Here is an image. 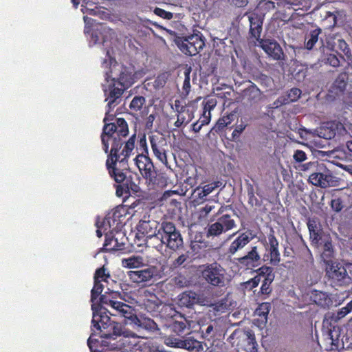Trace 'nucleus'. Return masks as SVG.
Returning <instances> with one entry per match:
<instances>
[{
	"mask_svg": "<svg viewBox=\"0 0 352 352\" xmlns=\"http://www.w3.org/2000/svg\"><path fill=\"white\" fill-rule=\"evenodd\" d=\"M156 272L155 267H149L140 270L130 271L128 276L135 283H144L150 281Z\"/></svg>",
	"mask_w": 352,
	"mask_h": 352,
	"instance_id": "393cba45",
	"label": "nucleus"
},
{
	"mask_svg": "<svg viewBox=\"0 0 352 352\" xmlns=\"http://www.w3.org/2000/svg\"><path fill=\"white\" fill-rule=\"evenodd\" d=\"M149 141L155 157L163 164L167 166L168 145L165 137L161 133L152 134L149 135Z\"/></svg>",
	"mask_w": 352,
	"mask_h": 352,
	"instance_id": "f8f14e48",
	"label": "nucleus"
},
{
	"mask_svg": "<svg viewBox=\"0 0 352 352\" xmlns=\"http://www.w3.org/2000/svg\"><path fill=\"white\" fill-rule=\"evenodd\" d=\"M188 324L187 319L184 316L179 315L173 320L168 327L172 332L177 335H180L184 333Z\"/></svg>",
	"mask_w": 352,
	"mask_h": 352,
	"instance_id": "473e14b6",
	"label": "nucleus"
},
{
	"mask_svg": "<svg viewBox=\"0 0 352 352\" xmlns=\"http://www.w3.org/2000/svg\"><path fill=\"white\" fill-rule=\"evenodd\" d=\"M83 19H84V22L85 23L84 32L85 34H87V33L89 32L90 29H91V26L93 25L95 20L90 17L86 16L83 17Z\"/></svg>",
	"mask_w": 352,
	"mask_h": 352,
	"instance_id": "680f3d73",
	"label": "nucleus"
},
{
	"mask_svg": "<svg viewBox=\"0 0 352 352\" xmlns=\"http://www.w3.org/2000/svg\"><path fill=\"white\" fill-rule=\"evenodd\" d=\"M96 226L97 227L96 234L98 237L100 238L102 236V234H104V236H106V234L108 233V230L104 231V229L106 228L103 226V223L100 222L98 220L96 223Z\"/></svg>",
	"mask_w": 352,
	"mask_h": 352,
	"instance_id": "052dcab7",
	"label": "nucleus"
},
{
	"mask_svg": "<svg viewBox=\"0 0 352 352\" xmlns=\"http://www.w3.org/2000/svg\"><path fill=\"white\" fill-rule=\"evenodd\" d=\"M165 343L169 346L184 349L190 352L204 351L202 342L192 337L180 338L170 336L165 339Z\"/></svg>",
	"mask_w": 352,
	"mask_h": 352,
	"instance_id": "9b49d317",
	"label": "nucleus"
},
{
	"mask_svg": "<svg viewBox=\"0 0 352 352\" xmlns=\"http://www.w3.org/2000/svg\"><path fill=\"white\" fill-rule=\"evenodd\" d=\"M135 161L140 172L148 184L158 185L157 173L150 157L143 154L138 155Z\"/></svg>",
	"mask_w": 352,
	"mask_h": 352,
	"instance_id": "1a4fd4ad",
	"label": "nucleus"
},
{
	"mask_svg": "<svg viewBox=\"0 0 352 352\" xmlns=\"http://www.w3.org/2000/svg\"><path fill=\"white\" fill-rule=\"evenodd\" d=\"M319 243L322 245L323 250L321 256L324 261L327 264L333 262L332 258L334 256V250L331 238L327 236L324 239H322Z\"/></svg>",
	"mask_w": 352,
	"mask_h": 352,
	"instance_id": "7c9ffc66",
	"label": "nucleus"
},
{
	"mask_svg": "<svg viewBox=\"0 0 352 352\" xmlns=\"http://www.w3.org/2000/svg\"><path fill=\"white\" fill-rule=\"evenodd\" d=\"M310 300L314 304L323 308H328L332 305V300L329 295L325 292L318 290H314L311 292Z\"/></svg>",
	"mask_w": 352,
	"mask_h": 352,
	"instance_id": "c85d7f7f",
	"label": "nucleus"
},
{
	"mask_svg": "<svg viewBox=\"0 0 352 352\" xmlns=\"http://www.w3.org/2000/svg\"><path fill=\"white\" fill-rule=\"evenodd\" d=\"M160 226L159 222L153 219L140 220L137 226V237L138 239L146 238L148 236L155 234V233L159 234Z\"/></svg>",
	"mask_w": 352,
	"mask_h": 352,
	"instance_id": "4be33fe9",
	"label": "nucleus"
},
{
	"mask_svg": "<svg viewBox=\"0 0 352 352\" xmlns=\"http://www.w3.org/2000/svg\"><path fill=\"white\" fill-rule=\"evenodd\" d=\"M111 178L118 184H122L126 190L133 193L138 192L140 190L139 186L140 177L135 173L128 170H120L117 166L107 168Z\"/></svg>",
	"mask_w": 352,
	"mask_h": 352,
	"instance_id": "39448f33",
	"label": "nucleus"
},
{
	"mask_svg": "<svg viewBox=\"0 0 352 352\" xmlns=\"http://www.w3.org/2000/svg\"><path fill=\"white\" fill-rule=\"evenodd\" d=\"M102 309V308L101 311ZM101 312V314H94V331H100L104 338L115 340L118 337H122L120 340L122 342L120 346L126 349H133L136 346L137 336L135 333L124 329L120 323L112 321L109 316H104L102 311Z\"/></svg>",
	"mask_w": 352,
	"mask_h": 352,
	"instance_id": "7ed1b4c3",
	"label": "nucleus"
},
{
	"mask_svg": "<svg viewBox=\"0 0 352 352\" xmlns=\"http://www.w3.org/2000/svg\"><path fill=\"white\" fill-rule=\"evenodd\" d=\"M188 258V252H186L185 254H182L181 255H179L177 258H175L173 261L172 265L175 268L181 266L182 265H183L186 261V260Z\"/></svg>",
	"mask_w": 352,
	"mask_h": 352,
	"instance_id": "6e6d98bb",
	"label": "nucleus"
},
{
	"mask_svg": "<svg viewBox=\"0 0 352 352\" xmlns=\"http://www.w3.org/2000/svg\"><path fill=\"white\" fill-rule=\"evenodd\" d=\"M107 108L108 109L106 111L105 116L103 119L104 126H105L106 124H112L116 123V120L113 122H109V121H112L114 119V115L111 113V111L113 109H109V107Z\"/></svg>",
	"mask_w": 352,
	"mask_h": 352,
	"instance_id": "13d9d810",
	"label": "nucleus"
},
{
	"mask_svg": "<svg viewBox=\"0 0 352 352\" xmlns=\"http://www.w3.org/2000/svg\"><path fill=\"white\" fill-rule=\"evenodd\" d=\"M322 61L325 64H328L333 67H338L340 65L339 58L333 54H327L323 58Z\"/></svg>",
	"mask_w": 352,
	"mask_h": 352,
	"instance_id": "de8ad7c7",
	"label": "nucleus"
},
{
	"mask_svg": "<svg viewBox=\"0 0 352 352\" xmlns=\"http://www.w3.org/2000/svg\"><path fill=\"white\" fill-rule=\"evenodd\" d=\"M236 227L235 220L230 214H224L217 217L216 222L208 226L206 236L208 237L219 236Z\"/></svg>",
	"mask_w": 352,
	"mask_h": 352,
	"instance_id": "9d476101",
	"label": "nucleus"
},
{
	"mask_svg": "<svg viewBox=\"0 0 352 352\" xmlns=\"http://www.w3.org/2000/svg\"><path fill=\"white\" fill-rule=\"evenodd\" d=\"M228 122L225 121V120L222 118H220L218 121L217 122L214 129L216 131H222L225 127L228 126Z\"/></svg>",
	"mask_w": 352,
	"mask_h": 352,
	"instance_id": "e2e57ef3",
	"label": "nucleus"
},
{
	"mask_svg": "<svg viewBox=\"0 0 352 352\" xmlns=\"http://www.w3.org/2000/svg\"><path fill=\"white\" fill-rule=\"evenodd\" d=\"M175 43L182 52L189 56H195L205 46L204 40L200 32L185 37L177 36Z\"/></svg>",
	"mask_w": 352,
	"mask_h": 352,
	"instance_id": "6e6552de",
	"label": "nucleus"
},
{
	"mask_svg": "<svg viewBox=\"0 0 352 352\" xmlns=\"http://www.w3.org/2000/svg\"><path fill=\"white\" fill-rule=\"evenodd\" d=\"M322 30L317 28L310 31V32L305 36V47L307 50H311L316 43L318 41L319 35L321 34Z\"/></svg>",
	"mask_w": 352,
	"mask_h": 352,
	"instance_id": "e433bc0d",
	"label": "nucleus"
},
{
	"mask_svg": "<svg viewBox=\"0 0 352 352\" xmlns=\"http://www.w3.org/2000/svg\"><path fill=\"white\" fill-rule=\"evenodd\" d=\"M274 280V278H271V276L262 280V285L260 288L261 294L269 296L272 293V287L271 285Z\"/></svg>",
	"mask_w": 352,
	"mask_h": 352,
	"instance_id": "79ce46f5",
	"label": "nucleus"
},
{
	"mask_svg": "<svg viewBox=\"0 0 352 352\" xmlns=\"http://www.w3.org/2000/svg\"><path fill=\"white\" fill-rule=\"evenodd\" d=\"M159 234L167 248L176 252L184 248L181 232L173 222L163 221L159 227Z\"/></svg>",
	"mask_w": 352,
	"mask_h": 352,
	"instance_id": "20e7f679",
	"label": "nucleus"
},
{
	"mask_svg": "<svg viewBox=\"0 0 352 352\" xmlns=\"http://www.w3.org/2000/svg\"><path fill=\"white\" fill-rule=\"evenodd\" d=\"M129 126L124 118L116 119V123L103 126L100 135L102 148L107 154L106 168L117 166V162H127L128 159L133 155L136 141V133L128 139Z\"/></svg>",
	"mask_w": 352,
	"mask_h": 352,
	"instance_id": "f257e3e1",
	"label": "nucleus"
},
{
	"mask_svg": "<svg viewBox=\"0 0 352 352\" xmlns=\"http://www.w3.org/2000/svg\"><path fill=\"white\" fill-rule=\"evenodd\" d=\"M142 305L152 316H157L162 305V301L153 292L146 289L142 295Z\"/></svg>",
	"mask_w": 352,
	"mask_h": 352,
	"instance_id": "f3484780",
	"label": "nucleus"
},
{
	"mask_svg": "<svg viewBox=\"0 0 352 352\" xmlns=\"http://www.w3.org/2000/svg\"><path fill=\"white\" fill-rule=\"evenodd\" d=\"M217 187L218 185L215 183H210L205 185L202 188V191L199 193V197L203 198L204 197H206Z\"/></svg>",
	"mask_w": 352,
	"mask_h": 352,
	"instance_id": "603ef678",
	"label": "nucleus"
},
{
	"mask_svg": "<svg viewBox=\"0 0 352 352\" xmlns=\"http://www.w3.org/2000/svg\"><path fill=\"white\" fill-rule=\"evenodd\" d=\"M254 236L252 233L243 232L240 234L230 245L228 252L230 254H234L237 251L242 250L247 245L252 239Z\"/></svg>",
	"mask_w": 352,
	"mask_h": 352,
	"instance_id": "a878e982",
	"label": "nucleus"
},
{
	"mask_svg": "<svg viewBox=\"0 0 352 352\" xmlns=\"http://www.w3.org/2000/svg\"><path fill=\"white\" fill-rule=\"evenodd\" d=\"M267 240L265 245V248L268 254L264 255V260H270V263L272 265H278L280 261V254L278 250V241L274 234V231L272 228L270 232L267 234Z\"/></svg>",
	"mask_w": 352,
	"mask_h": 352,
	"instance_id": "dca6fc26",
	"label": "nucleus"
},
{
	"mask_svg": "<svg viewBox=\"0 0 352 352\" xmlns=\"http://www.w3.org/2000/svg\"><path fill=\"white\" fill-rule=\"evenodd\" d=\"M301 95V90L298 88L291 89L286 95L280 96L274 102L276 107L280 105L287 104L297 101Z\"/></svg>",
	"mask_w": 352,
	"mask_h": 352,
	"instance_id": "c756f323",
	"label": "nucleus"
},
{
	"mask_svg": "<svg viewBox=\"0 0 352 352\" xmlns=\"http://www.w3.org/2000/svg\"><path fill=\"white\" fill-rule=\"evenodd\" d=\"M122 265L126 268H138L144 265V259L140 256H131L122 258Z\"/></svg>",
	"mask_w": 352,
	"mask_h": 352,
	"instance_id": "4c0bfd02",
	"label": "nucleus"
},
{
	"mask_svg": "<svg viewBox=\"0 0 352 352\" xmlns=\"http://www.w3.org/2000/svg\"><path fill=\"white\" fill-rule=\"evenodd\" d=\"M308 180L316 186L327 188L333 186L334 177L331 175L329 170H327L326 173L316 171L311 173L309 175Z\"/></svg>",
	"mask_w": 352,
	"mask_h": 352,
	"instance_id": "5701e85b",
	"label": "nucleus"
},
{
	"mask_svg": "<svg viewBox=\"0 0 352 352\" xmlns=\"http://www.w3.org/2000/svg\"><path fill=\"white\" fill-rule=\"evenodd\" d=\"M130 192V191L126 190V188H125V187L122 184H119L118 185H117L116 192V195L119 197H123L124 202L126 201V198L129 197Z\"/></svg>",
	"mask_w": 352,
	"mask_h": 352,
	"instance_id": "864d4df0",
	"label": "nucleus"
},
{
	"mask_svg": "<svg viewBox=\"0 0 352 352\" xmlns=\"http://www.w3.org/2000/svg\"><path fill=\"white\" fill-rule=\"evenodd\" d=\"M271 303L268 302H262L258 305L255 310V315L258 318L256 321L259 322V325L265 326L267 322V317L271 309Z\"/></svg>",
	"mask_w": 352,
	"mask_h": 352,
	"instance_id": "2f4dec72",
	"label": "nucleus"
},
{
	"mask_svg": "<svg viewBox=\"0 0 352 352\" xmlns=\"http://www.w3.org/2000/svg\"><path fill=\"white\" fill-rule=\"evenodd\" d=\"M273 271L274 269L272 267L263 265L256 270H255V272L257 274L256 276H255V277L258 278L259 283L261 282L262 278H267L270 276H271V278H274V274Z\"/></svg>",
	"mask_w": 352,
	"mask_h": 352,
	"instance_id": "a19ab883",
	"label": "nucleus"
},
{
	"mask_svg": "<svg viewBox=\"0 0 352 352\" xmlns=\"http://www.w3.org/2000/svg\"><path fill=\"white\" fill-rule=\"evenodd\" d=\"M109 275H107L105 274V269L104 267H100L96 270L94 274V281H100L105 280V277H109Z\"/></svg>",
	"mask_w": 352,
	"mask_h": 352,
	"instance_id": "4d7b16f0",
	"label": "nucleus"
},
{
	"mask_svg": "<svg viewBox=\"0 0 352 352\" xmlns=\"http://www.w3.org/2000/svg\"><path fill=\"white\" fill-rule=\"evenodd\" d=\"M120 296V292H113L109 296H101L100 302L107 305L112 309L109 311L110 315L123 318L126 324L132 325L138 331L155 332L159 330L157 324L153 319L142 315L138 316L133 307L123 302L118 301L117 298Z\"/></svg>",
	"mask_w": 352,
	"mask_h": 352,
	"instance_id": "f03ea898",
	"label": "nucleus"
},
{
	"mask_svg": "<svg viewBox=\"0 0 352 352\" xmlns=\"http://www.w3.org/2000/svg\"><path fill=\"white\" fill-rule=\"evenodd\" d=\"M102 222L103 226L106 228L104 231L108 230V233H116V235H122V239L124 238V235L120 232L123 226L120 222L117 223L110 216H105Z\"/></svg>",
	"mask_w": 352,
	"mask_h": 352,
	"instance_id": "72a5a7b5",
	"label": "nucleus"
},
{
	"mask_svg": "<svg viewBox=\"0 0 352 352\" xmlns=\"http://www.w3.org/2000/svg\"><path fill=\"white\" fill-rule=\"evenodd\" d=\"M205 298L203 294L192 291H186L178 296L177 304L181 307L191 308L195 305H204Z\"/></svg>",
	"mask_w": 352,
	"mask_h": 352,
	"instance_id": "6ab92c4d",
	"label": "nucleus"
},
{
	"mask_svg": "<svg viewBox=\"0 0 352 352\" xmlns=\"http://www.w3.org/2000/svg\"><path fill=\"white\" fill-rule=\"evenodd\" d=\"M174 107L177 116L174 123L175 127L180 128L184 124L186 125L193 119L195 107L191 102L183 105L179 100H175Z\"/></svg>",
	"mask_w": 352,
	"mask_h": 352,
	"instance_id": "4468645a",
	"label": "nucleus"
},
{
	"mask_svg": "<svg viewBox=\"0 0 352 352\" xmlns=\"http://www.w3.org/2000/svg\"><path fill=\"white\" fill-rule=\"evenodd\" d=\"M318 166V164L317 162H309L302 165L303 168L302 169L304 171L308 170L309 169H314Z\"/></svg>",
	"mask_w": 352,
	"mask_h": 352,
	"instance_id": "774afa93",
	"label": "nucleus"
},
{
	"mask_svg": "<svg viewBox=\"0 0 352 352\" xmlns=\"http://www.w3.org/2000/svg\"><path fill=\"white\" fill-rule=\"evenodd\" d=\"M237 263L241 267L247 270H253L261 265V256L258 252L257 246H253L245 256L236 259Z\"/></svg>",
	"mask_w": 352,
	"mask_h": 352,
	"instance_id": "aec40b11",
	"label": "nucleus"
},
{
	"mask_svg": "<svg viewBox=\"0 0 352 352\" xmlns=\"http://www.w3.org/2000/svg\"><path fill=\"white\" fill-rule=\"evenodd\" d=\"M214 208V205L206 204L200 209V214L203 217H206Z\"/></svg>",
	"mask_w": 352,
	"mask_h": 352,
	"instance_id": "0e129e2a",
	"label": "nucleus"
},
{
	"mask_svg": "<svg viewBox=\"0 0 352 352\" xmlns=\"http://www.w3.org/2000/svg\"><path fill=\"white\" fill-rule=\"evenodd\" d=\"M338 48L346 56L345 60H346L347 67H349L352 64V54L348 44L346 43L344 40L340 39L338 40ZM340 56L342 60H344L343 56L340 54Z\"/></svg>",
	"mask_w": 352,
	"mask_h": 352,
	"instance_id": "58836bf2",
	"label": "nucleus"
},
{
	"mask_svg": "<svg viewBox=\"0 0 352 352\" xmlns=\"http://www.w3.org/2000/svg\"><path fill=\"white\" fill-rule=\"evenodd\" d=\"M344 125L339 121H329L324 122L319 129V136L326 139L331 140L338 134L341 135L345 132Z\"/></svg>",
	"mask_w": 352,
	"mask_h": 352,
	"instance_id": "a211bd4d",
	"label": "nucleus"
},
{
	"mask_svg": "<svg viewBox=\"0 0 352 352\" xmlns=\"http://www.w3.org/2000/svg\"><path fill=\"white\" fill-rule=\"evenodd\" d=\"M91 322H93L91 321ZM94 323H92V327H91V331H93L91 336L89 338L88 340H87V345L91 351V352H100L99 350H98L96 349V347L98 346V344L99 343V341L97 339H95L93 338V336L94 334H100V336H101V333H100V331H94ZM101 338H102V336H100Z\"/></svg>",
	"mask_w": 352,
	"mask_h": 352,
	"instance_id": "c03bdc74",
	"label": "nucleus"
},
{
	"mask_svg": "<svg viewBox=\"0 0 352 352\" xmlns=\"http://www.w3.org/2000/svg\"><path fill=\"white\" fill-rule=\"evenodd\" d=\"M126 90L124 87L118 85L116 77L111 79V82L107 87L103 86V91L106 96L105 100H108L107 107L109 109H114L121 102V96L124 91Z\"/></svg>",
	"mask_w": 352,
	"mask_h": 352,
	"instance_id": "ddd939ff",
	"label": "nucleus"
},
{
	"mask_svg": "<svg viewBox=\"0 0 352 352\" xmlns=\"http://www.w3.org/2000/svg\"><path fill=\"white\" fill-rule=\"evenodd\" d=\"M153 12L157 16H160L164 19L170 20L173 17V14L172 12L166 11L164 9L160 8H155Z\"/></svg>",
	"mask_w": 352,
	"mask_h": 352,
	"instance_id": "5fc2aeb1",
	"label": "nucleus"
},
{
	"mask_svg": "<svg viewBox=\"0 0 352 352\" xmlns=\"http://www.w3.org/2000/svg\"><path fill=\"white\" fill-rule=\"evenodd\" d=\"M200 276L207 283L214 287L225 285V269L218 263H207L199 266Z\"/></svg>",
	"mask_w": 352,
	"mask_h": 352,
	"instance_id": "423d86ee",
	"label": "nucleus"
},
{
	"mask_svg": "<svg viewBox=\"0 0 352 352\" xmlns=\"http://www.w3.org/2000/svg\"><path fill=\"white\" fill-rule=\"evenodd\" d=\"M293 157L297 162H304L307 159L306 153L302 150H296Z\"/></svg>",
	"mask_w": 352,
	"mask_h": 352,
	"instance_id": "bf43d9fd",
	"label": "nucleus"
},
{
	"mask_svg": "<svg viewBox=\"0 0 352 352\" xmlns=\"http://www.w3.org/2000/svg\"><path fill=\"white\" fill-rule=\"evenodd\" d=\"M243 96L251 103L256 102L261 99V91L255 85H252L243 91Z\"/></svg>",
	"mask_w": 352,
	"mask_h": 352,
	"instance_id": "f704fd0d",
	"label": "nucleus"
},
{
	"mask_svg": "<svg viewBox=\"0 0 352 352\" xmlns=\"http://www.w3.org/2000/svg\"><path fill=\"white\" fill-rule=\"evenodd\" d=\"M104 286L100 281H94V287L91 291V301L93 302L91 305V309L93 310V315L94 313L96 314H101V309L102 308V314L104 316H107V312L109 314V311H111V308L106 304H103L100 302V298L103 295H101V293L103 291ZM114 292L113 291L110 293L106 294L109 296L111 294V293Z\"/></svg>",
	"mask_w": 352,
	"mask_h": 352,
	"instance_id": "2eb2a0df",
	"label": "nucleus"
},
{
	"mask_svg": "<svg viewBox=\"0 0 352 352\" xmlns=\"http://www.w3.org/2000/svg\"><path fill=\"white\" fill-rule=\"evenodd\" d=\"M259 43L265 52L273 59L276 60L284 59L283 51L277 41L271 39H261Z\"/></svg>",
	"mask_w": 352,
	"mask_h": 352,
	"instance_id": "412c9836",
	"label": "nucleus"
},
{
	"mask_svg": "<svg viewBox=\"0 0 352 352\" xmlns=\"http://www.w3.org/2000/svg\"><path fill=\"white\" fill-rule=\"evenodd\" d=\"M326 276L333 287L347 285L351 280L344 266L337 261L327 264Z\"/></svg>",
	"mask_w": 352,
	"mask_h": 352,
	"instance_id": "0eeeda50",
	"label": "nucleus"
},
{
	"mask_svg": "<svg viewBox=\"0 0 352 352\" xmlns=\"http://www.w3.org/2000/svg\"><path fill=\"white\" fill-rule=\"evenodd\" d=\"M124 213V210L123 208H116L111 212H109L106 216H110L117 223L120 222V224L123 226V221L125 218Z\"/></svg>",
	"mask_w": 352,
	"mask_h": 352,
	"instance_id": "49530a36",
	"label": "nucleus"
},
{
	"mask_svg": "<svg viewBox=\"0 0 352 352\" xmlns=\"http://www.w3.org/2000/svg\"><path fill=\"white\" fill-rule=\"evenodd\" d=\"M146 100L144 97L141 96H135L129 104V108L131 110L137 112L141 110Z\"/></svg>",
	"mask_w": 352,
	"mask_h": 352,
	"instance_id": "37998d69",
	"label": "nucleus"
},
{
	"mask_svg": "<svg viewBox=\"0 0 352 352\" xmlns=\"http://www.w3.org/2000/svg\"><path fill=\"white\" fill-rule=\"evenodd\" d=\"M352 310V300L345 306L340 309L335 317L336 320H338L344 318Z\"/></svg>",
	"mask_w": 352,
	"mask_h": 352,
	"instance_id": "8fccbe9b",
	"label": "nucleus"
},
{
	"mask_svg": "<svg viewBox=\"0 0 352 352\" xmlns=\"http://www.w3.org/2000/svg\"><path fill=\"white\" fill-rule=\"evenodd\" d=\"M245 126H246V125L242 124L236 126L232 134L233 138H239L240 136L241 133L245 129Z\"/></svg>",
	"mask_w": 352,
	"mask_h": 352,
	"instance_id": "69168bd1",
	"label": "nucleus"
},
{
	"mask_svg": "<svg viewBox=\"0 0 352 352\" xmlns=\"http://www.w3.org/2000/svg\"><path fill=\"white\" fill-rule=\"evenodd\" d=\"M190 72H191V68L189 67L188 69H186L184 72V80L183 83L182 89L184 91V94L187 96L190 93Z\"/></svg>",
	"mask_w": 352,
	"mask_h": 352,
	"instance_id": "09e8293b",
	"label": "nucleus"
},
{
	"mask_svg": "<svg viewBox=\"0 0 352 352\" xmlns=\"http://www.w3.org/2000/svg\"><path fill=\"white\" fill-rule=\"evenodd\" d=\"M259 284V279L257 277L250 278L246 282L242 283L241 286L245 290L251 291L254 288L256 287Z\"/></svg>",
	"mask_w": 352,
	"mask_h": 352,
	"instance_id": "3c124183",
	"label": "nucleus"
},
{
	"mask_svg": "<svg viewBox=\"0 0 352 352\" xmlns=\"http://www.w3.org/2000/svg\"><path fill=\"white\" fill-rule=\"evenodd\" d=\"M330 206L334 212H341L344 208V200L340 197L333 195V198L330 202Z\"/></svg>",
	"mask_w": 352,
	"mask_h": 352,
	"instance_id": "a18cd8bd",
	"label": "nucleus"
},
{
	"mask_svg": "<svg viewBox=\"0 0 352 352\" xmlns=\"http://www.w3.org/2000/svg\"><path fill=\"white\" fill-rule=\"evenodd\" d=\"M245 15L248 16L250 21V34L251 37L255 38L258 41H261L260 37L263 30V23L262 17L255 12H246Z\"/></svg>",
	"mask_w": 352,
	"mask_h": 352,
	"instance_id": "b1692460",
	"label": "nucleus"
},
{
	"mask_svg": "<svg viewBox=\"0 0 352 352\" xmlns=\"http://www.w3.org/2000/svg\"><path fill=\"white\" fill-rule=\"evenodd\" d=\"M217 102L214 99L208 100L204 105V109L211 111L216 106Z\"/></svg>",
	"mask_w": 352,
	"mask_h": 352,
	"instance_id": "338daca9",
	"label": "nucleus"
},
{
	"mask_svg": "<svg viewBox=\"0 0 352 352\" xmlns=\"http://www.w3.org/2000/svg\"><path fill=\"white\" fill-rule=\"evenodd\" d=\"M307 227L309 231L310 238L316 241V243H318L320 241L322 240L320 236L321 230L318 229L316 222L314 220H309L307 223Z\"/></svg>",
	"mask_w": 352,
	"mask_h": 352,
	"instance_id": "ea45409f",
	"label": "nucleus"
},
{
	"mask_svg": "<svg viewBox=\"0 0 352 352\" xmlns=\"http://www.w3.org/2000/svg\"><path fill=\"white\" fill-rule=\"evenodd\" d=\"M116 233H107L103 245V250L106 252H116L125 249V243L118 241V236Z\"/></svg>",
	"mask_w": 352,
	"mask_h": 352,
	"instance_id": "bb28decb",
	"label": "nucleus"
},
{
	"mask_svg": "<svg viewBox=\"0 0 352 352\" xmlns=\"http://www.w3.org/2000/svg\"><path fill=\"white\" fill-rule=\"evenodd\" d=\"M118 85H122L126 89L135 82L134 74L126 67L122 66L118 78H116Z\"/></svg>",
	"mask_w": 352,
	"mask_h": 352,
	"instance_id": "cd10ccee",
	"label": "nucleus"
},
{
	"mask_svg": "<svg viewBox=\"0 0 352 352\" xmlns=\"http://www.w3.org/2000/svg\"><path fill=\"white\" fill-rule=\"evenodd\" d=\"M159 236H160V234L155 233V234L148 236L144 238L143 241L144 242L146 247L155 248L158 251H162L164 247V243L162 239Z\"/></svg>",
	"mask_w": 352,
	"mask_h": 352,
	"instance_id": "c9c22d12",
	"label": "nucleus"
}]
</instances>
